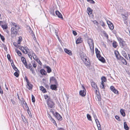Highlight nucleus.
I'll return each mask as SVG.
<instances>
[{"instance_id": "nucleus-61", "label": "nucleus", "mask_w": 130, "mask_h": 130, "mask_svg": "<svg viewBox=\"0 0 130 130\" xmlns=\"http://www.w3.org/2000/svg\"><path fill=\"white\" fill-rule=\"evenodd\" d=\"M58 49L60 51V52H62L63 51L62 50L61 47H58Z\"/></svg>"}, {"instance_id": "nucleus-25", "label": "nucleus", "mask_w": 130, "mask_h": 130, "mask_svg": "<svg viewBox=\"0 0 130 130\" xmlns=\"http://www.w3.org/2000/svg\"><path fill=\"white\" fill-rule=\"evenodd\" d=\"M45 68L47 69V71L48 73H49L51 72V69L49 66H46L45 67Z\"/></svg>"}, {"instance_id": "nucleus-37", "label": "nucleus", "mask_w": 130, "mask_h": 130, "mask_svg": "<svg viewBox=\"0 0 130 130\" xmlns=\"http://www.w3.org/2000/svg\"><path fill=\"white\" fill-rule=\"evenodd\" d=\"M2 28L3 29H7L8 27L7 25L6 24L2 25Z\"/></svg>"}, {"instance_id": "nucleus-22", "label": "nucleus", "mask_w": 130, "mask_h": 130, "mask_svg": "<svg viewBox=\"0 0 130 130\" xmlns=\"http://www.w3.org/2000/svg\"><path fill=\"white\" fill-rule=\"evenodd\" d=\"M17 48H19L20 50L23 53H24V54L25 53V51H24V49H25V48L24 47H23V46H20L18 45V47H17Z\"/></svg>"}, {"instance_id": "nucleus-18", "label": "nucleus", "mask_w": 130, "mask_h": 130, "mask_svg": "<svg viewBox=\"0 0 130 130\" xmlns=\"http://www.w3.org/2000/svg\"><path fill=\"white\" fill-rule=\"evenodd\" d=\"M11 64L12 67L13 68L15 71H17V70H18V69L15 66L13 63V60H12V62L11 63Z\"/></svg>"}, {"instance_id": "nucleus-23", "label": "nucleus", "mask_w": 130, "mask_h": 130, "mask_svg": "<svg viewBox=\"0 0 130 130\" xmlns=\"http://www.w3.org/2000/svg\"><path fill=\"white\" fill-rule=\"evenodd\" d=\"M95 51L96 57H98L101 55L100 54V52L96 48H95Z\"/></svg>"}, {"instance_id": "nucleus-36", "label": "nucleus", "mask_w": 130, "mask_h": 130, "mask_svg": "<svg viewBox=\"0 0 130 130\" xmlns=\"http://www.w3.org/2000/svg\"><path fill=\"white\" fill-rule=\"evenodd\" d=\"M54 29L55 31V33L56 35V36L57 37V38H58V40H59V39H60V38H59V36H58V30H56L54 28Z\"/></svg>"}, {"instance_id": "nucleus-32", "label": "nucleus", "mask_w": 130, "mask_h": 130, "mask_svg": "<svg viewBox=\"0 0 130 130\" xmlns=\"http://www.w3.org/2000/svg\"><path fill=\"white\" fill-rule=\"evenodd\" d=\"M15 51L17 53L18 55L20 56H21L22 55V54L18 50L16 49L15 50Z\"/></svg>"}, {"instance_id": "nucleus-9", "label": "nucleus", "mask_w": 130, "mask_h": 130, "mask_svg": "<svg viewBox=\"0 0 130 130\" xmlns=\"http://www.w3.org/2000/svg\"><path fill=\"white\" fill-rule=\"evenodd\" d=\"M55 12L56 14L59 18L61 19L62 20H63L62 14L58 11H56Z\"/></svg>"}, {"instance_id": "nucleus-57", "label": "nucleus", "mask_w": 130, "mask_h": 130, "mask_svg": "<svg viewBox=\"0 0 130 130\" xmlns=\"http://www.w3.org/2000/svg\"><path fill=\"white\" fill-rule=\"evenodd\" d=\"M93 23L96 25H98L99 24L98 23V22L96 20H94L93 22Z\"/></svg>"}, {"instance_id": "nucleus-53", "label": "nucleus", "mask_w": 130, "mask_h": 130, "mask_svg": "<svg viewBox=\"0 0 130 130\" xmlns=\"http://www.w3.org/2000/svg\"><path fill=\"white\" fill-rule=\"evenodd\" d=\"M3 45L4 49L6 51L7 50V48L6 45H5L4 44H3Z\"/></svg>"}, {"instance_id": "nucleus-45", "label": "nucleus", "mask_w": 130, "mask_h": 130, "mask_svg": "<svg viewBox=\"0 0 130 130\" xmlns=\"http://www.w3.org/2000/svg\"><path fill=\"white\" fill-rule=\"evenodd\" d=\"M14 28H15V29H20V27L19 26V25H18L16 24L14 26Z\"/></svg>"}, {"instance_id": "nucleus-43", "label": "nucleus", "mask_w": 130, "mask_h": 130, "mask_svg": "<svg viewBox=\"0 0 130 130\" xmlns=\"http://www.w3.org/2000/svg\"><path fill=\"white\" fill-rule=\"evenodd\" d=\"M87 117L89 121H91V116L88 114H87Z\"/></svg>"}, {"instance_id": "nucleus-58", "label": "nucleus", "mask_w": 130, "mask_h": 130, "mask_svg": "<svg viewBox=\"0 0 130 130\" xmlns=\"http://www.w3.org/2000/svg\"><path fill=\"white\" fill-rule=\"evenodd\" d=\"M28 112V114H29L30 117V118H32V116L31 113L30 111H28V112Z\"/></svg>"}, {"instance_id": "nucleus-31", "label": "nucleus", "mask_w": 130, "mask_h": 130, "mask_svg": "<svg viewBox=\"0 0 130 130\" xmlns=\"http://www.w3.org/2000/svg\"><path fill=\"white\" fill-rule=\"evenodd\" d=\"M21 59L22 61V62L23 63V64H25L24 63H25L26 62H27L25 59V58L24 57H21Z\"/></svg>"}, {"instance_id": "nucleus-24", "label": "nucleus", "mask_w": 130, "mask_h": 130, "mask_svg": "<svg viewBox=\"0 0 130 130\" xmlns=\"http://www.w3.org/2000/svg\"><path fill=\"white\" fill-rule=\"evenodd\" d=\"M95 121L98 128V129L99 130L100 128V127L101 126L100 122L98 119H96Z\"/></svg>"}, {"instance_id": "nucleus-47", "label": "nucleus", "mask_w": 130, "mask_h": 130, "mask_svg": "<svg viewBox=\"0 0 130 130\" xmlns=\"http://www.w3.org/2000/svg\"><path fill=\"white\" fill-rule=\"evenodd\" d=\"M87 1L92 4H94L95 3V2L93 0H87Z\"/></svg>"}, {"instance_id": "nucleus-14", "label": "nucleus", "mask_w": 130, "mask_h": 130, "mask_svg": "<svg viewBox=\"0 0 130 130\" xmlns=\"http://www.w3.org/2000/svg\"><path fill=\"white\" fill-rule=\"evenodd\" d=\"M32 86L33 85L30 83L27 84L26 85L27 88L29 90L32 89Z\"/></svg>"}, {"instance_id": "nucleus-39", "label": "nucleus", "mask_w": 130, "mask_h": 130, "mask_svg": "<svg viewBox=\"0 0 130 130\" xmlns=\"http://www.w3.org/2000/svg\"><path fill=\"white\" fill-rule=\"evenodd\" d=\"M50 14H52V15H53V16H55V13H54V10L52 9V10H51L50 11Z\"/></svg>"}, {"instance_id": "nucleus-50", "label": "nucleus", "mask_w": 130, "mask_h": 130, "mask_svg": "<svg viewBox=\"0 0 130 130\" xmlns=\"http://www.w3.org/2000/svg\"><path fill=\"white\" fill-rule=\"evenodd\" d=\"M82 60H83V61L84 62L86 60H87V58L86 57H82Z\"/></svg>"}, {"instance_id": "nucleus-20", "label": "nucleus", "mask_w": 130, "mask_h": 130, "mask_svg": "<svg viewBox=\"0 0 130 130\" xmlns=\"http://www.w3.org/2000/svg\"><path fill=\"white\" fill-rule=\"evenodd\" d=\"M92 10L90 7L88 8L87 12L89 15H90L92 14Z\"/></svg>"}, {"instance_id": "nucleus-1", "label": "nucleus", "mask_w": 130, "mask_h": 130, "mask_svg": "<svg viewBox=\"0 0 130 130\" xmlns=\"http://www.w3.org/2000/svg\"><path fill=\"white\" fill-rule=\"evenodd\" d=\"M88 43L90 46L91 50V53L92 55H93L94 53V43L92 39H89L88 40Z\"/></svg>"}, {"instance_id": "nucleus-38", "label": "nucleus", "mask_w": 130, "mask_h": 130, "mask_svg": "<svg viewBox=\"0 0 130 130\" xmlns=\"http://www.w3.org/2000/svg\"><path fill=\"white\" fill-rule=\"evenodd\" d=\"M104 83L103 82H101V84L100 85V87L102 89H105V88L104 87Z\"/></svg>"}, {"instance_id": "nucleus-5", "label": "nucleus", "mask_w": 130, "mask_h": 130, "mask_svg": "<svg viewBox=\"0 0 130 130\" xmlns=\"http://www.w3.org/2000/svg\"><path fill=\"white\" fill-rule=\"evenodd\" d=\"M118 40L119 42L120 46L122 48H123L125 46H126L125 42L122 39L120 38H118Z\"/></svg>"}, {"instance_id": "nucleus-60", "label": "nucleus", "mask_w": 130, "mask_h": 130, "mask_svg": "<svg viewBox=\"0 0 130 130\" xmlns=\"http://www.w3.org/2000/svg\"><path fill=\"white\" fill-rule=\"evenodd\" d=\"M73 33L75 36H76L77 35V33L74 30H73Z\"/></svg>"}, {"instance_id": "nucleus-2", "label": "nucleus", "mask_w": 130, "mask_h": 130, "mask_svg": "<svg viewBox=\"0 0 130 130\" xmlns=\"http://www.w3.org/2000/svg\"><path fill=\"white\" fill-rule=\"evenodd\" d=\"M19 29H15L14 27H12L11 30V37L12 38H13L15 37L17 35H19Z\"/></svg>"}, {"instance_id": "nucleus-6", "label": "nucleus", "mask_w": 130, "mask_h": 130, "mask_svg": "<svg viewBox=\"0 0 130 130\" xmlns=\"http://www.w3.org/2000/svg\"><path fill=\"white\" fill-rule=\"evenodd\" d=\"M82 86L83 88V90H80V91L79 94L80 95L84 97L85 96L86 94V92H85L86 90L83 85H82Z\"/></svg>"}, {"instance_id": "nucleus-28", "label": "nucleus", "mask_w": 130, "mask_h": 130, "mask_svg": "<svg viewBox=\"0 0 130 130\" xmlns=\"http://www.w3.org/2000/svg\"><path fill=\"white\" fill-rule=\"evenodd\" d=\"M120 112L121 114L124 117L125 115V113L124 111V110L121 109L120 110Z\"/></svg>"}, {"instance_id": "nucleus-21", "label": "nucleus", "mask_w": 130, "mask_h": 130, "mask_svg": "<svg viewBox=\"0 0 130 130\" xmlns=\"http://www.w3.org/2000/svg\"><path fill=\"white\" fill-rule=\"evenodd\" d=\"M82 38L80 37L78 38L76 41V43L77 44L81 43L82 42Z\"/></svg>"}, {"instance_id": "nucleus-56", "label": "nucleus", "mask_w": 130, "mask_h": 130, "mask_svg": "<svg viewBox=\"0 0 130 130\" xmlns=\"http://www.w3.org/2000/svg\"><path fill=\"white\" fill-rule=\"evenodd\" d=\"M123 55L124 57L125 58H126V57H127V56L126 54L125 53V52H123Z\"/></svg>"}, {"instance_id": "nucleus-4", "label": "nucleus", "mask_w": 130, "mask_h": 130, "mask_svg": "<svg viewBox=\"0 0 130 130\" xmlns=\"http://www.w3.org/2000/svg\"><path fill=\"white\" fill-rule=\"evenodd\" d=\"M46 103L48 107L50 108H52L54 105V103L52 99L50 100H47L46 101Z\"/></svg>"}, {"instance_id": "nucleus-54", "label": "nucleus", "mask_w": 130, "mask_h": 130, "mask_svg": "<svg viewBox=\"0 0 130 130\" xmlns=\"http://www.w3.org/2000/svg\"><path fill=\"white\" fill-rule=\"evenodd\" d=\"M50 113H51L53 114V115L54 116V114H55V113H54V112L52 109H50Z\"/></svg>"}, {"instance_id": "nucleus-12", "label": "nucleus", "mask_w": 130, "mask_h": 130, "mask_svg": "<svg viewBox=\"0 0 130 130\" xmlns=\"http://www.w3.org/2000/svg\"><path fill=\"white\" fill-rule=\"evenodd\" d=\"M111 90L113 92L117 94L118 92V91L115 89L114 87L113 86H111L110 87Z\"/></svg>"}, {"instance_id": "nucleus-42", "label": "nucleus", "mask_w": 130, "mask_h": 130, "mask_svg": "<svg viewBox=\"0 0 130 130\" xmlns=\"http://www.w3.org/2000/svg\"><path fill=\"white\" fill-rule=\"evenodd\" d=\"M50 120L51 121L53 122L54 125L56 124L57 125V124L56 123L55 121L52 118V117H51V119H50Z\"/></svg>"}, {"instance_id": "nucleus-29", "label": "nucleus", "mask_w": 130, "mask_h": 130, "mask_svg": "<svg viewBox=\"0 0 130 130\" xmlns=\"http://www.w3.org/2000/svg\"><path fill=\"white\" fill-rule=\"evenodd\" d=\"M66 53L70 55H71L72 54V52L71 51L68 50L66 48Z\"/></svg>"}, {"instance_id": "nucleus-11", "label": "nucleus", "mask_w": 130, "mask_h": 130, "mask_svg": "<svg viewBox=\"0 0 130 130\" xmlns=\"http://www.w3.org/2000/svg\"><path fill=\"white\" fill-rule=\"evenodd\" d=\"M50 88L53 90L56 91L57 90V87L55 84L51 85L50 86Z\"/></svg>"}, {"instance_id": "nucleus-30", "label": "nucleus", "mask_w": 130, "mask_h": 130, "mask_svg": "<svg viewBox=\"0 0 130 130\" xmlns=\"http://www.w3.org/2000/svg\"><path fill=\"white\" fill-rule=\"evenodd\" d=\"M124 128L126 130L129 129V127L127 126L126 122H124Z\"/></svg>"}, {"instance_id": "nucleus-15", "label": "nucleus", "mask_w": 130, "mask_h": 130, "mask_svg": "<svg viewBox=\"0 0 130 130\" xmlns=\"http://www.w3.org/2000/svg\"><path fill=\"white\" fill-rule=\"evenodd\" d=\"M40 90L42 91L43 93H45L47 92L46 89L43 86H40Z\"/></svg>"}, {"instance_id": "nucleus-55", "label": "nucleus", "mask_w": 130, "mask_h": 130, "mask_svg": "<svg viewBox=\"0 0 130 130\" xmlns=\"http://www.w3.org/2000/svg\"><path fill=\"white\" fill-rule=\"evenodd\" d=\"M24 63L25 64H24V65H25V66L26 68H27L28 69H29V67L28 66L27 62H26L25 63Z\"/></svg>"}, {"instance_id": "nucleus-52", "label": "nucleus", "mask_w": 130, "mask_h": 130, "mask_svg": "<svg viewBox=\"0 0 130 130\" xmlns=\"http://www.w3.org/2000/svg\"><path fill=\"white\" fill-rule=\"evenodd\" d=\"M0 37L1 38V39L2 40V41H3L4 42V41H5V38L4 36L2 35V36L1 37Z\"/></svg>"}, {"instance_id": "nucleus-41", "label": "nucleus", "mask_w": 130, "mask_h": 130, "mask_svg": "<svg viewBox=\"0 0 130 130\" xmlns=\"http://www.w3.org/2000/svg\"><path fill=\"white\" fill-rule=\"evenodd\" d=\"M101 82H103L104 83V82H106V78L105 77H103L101 78Z\"/></svg>"}, {"instance_id": "nucleus-26", "label": "nucleus", "mask_w": 130, "mask_h": 130, "mask_svg": "<svg viewBox=\"0 0 130 130\" xmlns=\"http://www.w3.org/2000/svg\"><path fill=\"white\" fill-rule=\"evenodd\" d=\"M19 70H18L16 71V72L14 73V75L16 77H18L19 76Z\"/></svg>"}, {"instance_id": "nucleus-64", "label": "nucleus", "mask_w": 130, "mask_h": 130, "mask_svg": "<svg viewBox=\"0 0 130 130\" xmlns=\"http://www.w3.org/2000/svg\"><path fill=\"white\" fill-rule=\"evenodd\" d=\"M11 101L13 105H14L15 104V101H14L13 99H11Z\"/></svg>"}, {"instance_id": "nucleus-10", "label": "nucleus", "mask_w": 130, "mask_h": 130, "mask_svg": "<svg viewBox=\"0 0 130 130\" xmlns=\"http://www.w3.org/2000/svg\"><path fill=\"white\" fill-rule=\"evenodd\" d=\"M52 81H54V83L55 84H57V80L56 78L52 76L50 78V83H51Z\"/></svg>"}, {"instance_id": "nucleus-33", "label": "nucleus", "mask_w": 130, "mask_h": 130, "mask_svg": "<svg viewBox=\"0 0 130 130\" xmlns=\"http://www.w3.org/2000/svg\"><path fill=\"white\" fill-rule=\"evenodd\" d=\"M22 37L21 36H20L19 37V39L18 41V44H20L21 42L22 41Z\"/></svg>"}, {"instance_id": "nucleus-40", "label": "nucleus", "mask_w": 130, "mask_h": 130, "mask_svg": "<svg viewBox=\"0 0 130 130\" xmlns=\"http://www.w3.org/2000/svg\"><path fill=\"white\" fill-rule=\"evenodd\" d=\"M31 100L33 103H35V98L33 94L31 95Z\"/></svg>"}, {"instance_id": "nucleus-16", "label": "nucleus", "mask_w": 130, "mask_h": 130, "mask_svg": "<svg viewBox=\"0 0 130 130\" xmlns=\"http://www.w3.org/2000/svg\"><path fill=\"white\" fill-rule=\"evenodd\" d=\"M40 73L42 75H45L46 74V72L44 69H42L40 71Z\"/></svg>"}, {"instance_id": "nucleus-35", "label": "nucleus", "mask_w": 130, "mask_h": 130, "mask_svg": "<svg viewBox=\"0 0 130 130\" xmlns=\"http://www.w3.org/2000/svg\"><path fill=\"white\" fill-rule=\"evenodd\" d=\"M23 116L25 120H23V121L24 122L25 124H27L28 125V122L27 121V120L26 119H25V118L24 116Z\"/></svg>"}, {"instance_id": "nucleus-63", "label": "nucleus", "mask_w": 130, "mask_h": 130, "mask_svg": "<svg viewBox=\"0 0 130 130\" xmlns=\"http://www.w3.org/2000/svg\"><path fill=\"white\" fill-rule=\"evenodd\" d=\"M27 28L28 30L29 31H29H30V30H32L31 29V28L30 27H29V26H28L27 27Z\"/></svg>"}, {"instance_id": "nucleus-49", "label": "nucleus", "mask_w": 130, "mask_h": 130, "mask_svg": "<svg viewBox=\"0 0 130 130\" xmlns=\"http://www.w3.org/2000/svg\"><path fill=\"white\" fill-rule=\"evenodd\" d=\"M33 58L37 62H38V61H40V60L39 59L37 58V57H34V56H33Z\"/></svg>"}, {"instance_id": "nucleus-34", "label": "nucleus", "mask_w": 130, "mask_h": 130, "mask_svg": "<svg viewBox=\"0 0 130 130\" xmlns=\"http://www.w3.org/2000/svg\"><path fill=\"white\" fill-rule=\"evenodd\" d=\"M43 96L45 100H50L51 99L50 97H49L48 95H44Z\"/></svg>"}, {"instance_id": "nucleus-44", "label": "nucleus", "mask_w": 130, "mask_h": 130, "mask_svg": "<svg viewBox=\"0 0 130 130\" xmlns=\"http://www.w3.org/2000/svg\"><path fill=\"white\" fill-rule=\"evenodd\" d=\"M112 45L113 47L115 48L117 47V42L116 41H114L112 43Z\"/></svg>"}, {"instance_id": "nucleus-8", "label": "nucleus", "mask_w": 130, "mask_h": 130, "mask_svg": "<svg viewBox=\"0 0 130 130\" xmlns=\"http://www.w3.org/2000/svg\"><path fill=\"white\" fill-rule=\"evenodd\" d=\"M107 23L109 28L111 30H113L114 28L113 24L109 21H107Z\"/></svg>"}, {"instance_id": "nucleus-3", "label": "nucleus", "mask_w": 130, "mask_h": 130, "mask_svg": "<svg viewBox=\"0 0 130 130\" xmlns=\"http://www.w3.org/2000/svg\"><path fill=\"white\" fill-rule=\"evenodd\" d=\"M115 53L116 57L118 59L121 60L123 63L125 65L127 64V62L126 60L122 57L120 56L118 51H116L115 52Z\"/></svg>"}, {"instance_id": "nucleus-59", "label": "nucleus", "mask_w": 130, "mask_h": 130, "mask_svg": "<svg viewBox=\"0 0 130 130\" xmlns=\"http://www.w3.org/2000/svg\"><path fill=\"white\" fill-rule=\"evenodd\" d=\"M115 118L116 119H117L118 120L120 121V118L118 116H116L115 117Z\"/></svg>"}, {"instance_id": "nucleus-48", "label": "nucleus", "mask_w": 130, "mask_h": 130, "mask_svg": "<svg viewBox=\"0 0 130 130\" xmlns=\"http://www.w3.org/2000/svg\"><path fill=\"white\" fill-rule=\"evenodd\" d=\"M24 48H25V49H24V50H25V51L26 52V53H25V54H26L28 52L27 50H29V49L27 46L25 47H24Z\"/></svg>"}, {"instance_id": "nucleus-51", "label": "nucleus", "mask_w": 130, "mask_h": 130, "mask_svg": "<svg viewBox=\"0 0 130 130\" xmlns=\"http://www.w3.org/2000/svg\"><path fill=\"white\" fill-rule=\"evenodd\" d=\"M100 23L102 26L104 27V26L105 24L104 22L102 21H100Z\"/></svg>"}, {"instance_id": "nucleus-7", "label": "nucleus", "mask_w": 130, "mask_h": 130, "mask_svg": "<svg viewBox=\"0 0 130 130\" xmlns=\"http://www.w3.org/2000/svg\"><path fill=\"white\" fill-rule=\"evenodd\" d=\"M55 117L58 120H61L62 118L60 115L57 112H56L54 114Z\"/></svg>"}, {"instance_id": "nucleus-46", "label": "nucleus", "mask_w": 130, "mask_h": 130, "mask_svg": "<svg viewBox=\"0 0 130 130\" xmlns=\"http://www.w3.org/2000/svg\"><path fill=\"white\" fill-rule=\"evenodd\" d=\"M35 62L34 61H33L32 63L33 64V66L34 68H36L37 66V64L36 63H35Z\"/></svg>"}, {"instance_id": "nucleus-13", "label": "nucleus", "mask_w": 130, "mask_h": 130, "mask_svg": "<svg viewBox=\"0 0 130 130\" xmlns=\"http://www.w3.org/2000/svg\"><path fill=\"white\" fill-rule=\"evenodd\" d=\"M29 33H30V35H31L33 37V39L34 40H36V38L33 31L32 30H30V31H29Z\"/></svg>"}, {"instance_id": "nucleus-62", "label": "nucleus", "mask_w": 130, "mask_h": 130, "mask_svg": "<svg viewBox=\"0 0 130 130\" xmlns=\"http://www.w3.org/2000/svg\"><path fill=\"white\" fill-rule=\"evenodd\" d=\"M7 57L8 59H11V56L9 54H7Z\"/></svg>"}, {"instance_id": "nucleus-17", "label": "nucleus", "mask_w": 130, "mask_h": 130, "mask_svg": "<svg viewBox=\"0 0 130 130\" xmlns=\"http://www.w3.org/2000/svg\"><path fill=\"white\" fill-rule=\"evenodd\" d=\"M91 85L92 87L95 89H96V91H97L96 89H97V87L96 86V84L94 82H92L91 83Z\"/></svg>"}, {"instance_id": "nucleus-27", "label": "nucleus", "mask_w": 130, "mask_h": 130, "mask_svg": "<svg viewBox=\"0 0 130 130\" xmlns=\"http://www.w3.org/2000/svg\"><path fill=\"white\" fill-rule=\"evenodd\" d=\"M97 58H98L99 59L100 61L103 62H104L105 61L103 57H101V55H100V56L98 57H97Z\"/></svg>"}, {"instance_id": "nucleus-19", "label": "nucleus", "mask_w": 130, "mask_h": 130, "mask_svg": "<svg viewBox=\"0 0 130 130\" xmlns=\"http://www.w3.org/2000/svg\"><path fill=\"white\" fill-rule=\"evenodd\" d=\"M85 65L87 66H89L90 65V63L89 60L87 59L84 62Z\"/></svg>"}]
</instances>
